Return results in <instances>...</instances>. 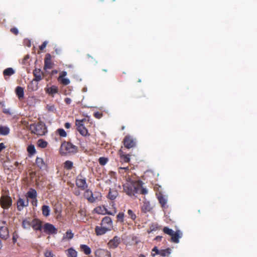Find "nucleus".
<instances>
[{"mask_svg": "<svg viewBox=\"0 0 257 257\" xmlns=\"http://www.w3.org/2000/svg\"><path fill=\"white\" fill-rule=\"evenodd\" d=\"M10 128L7 126H0V135L7 136L10 133Z\"/></svg>", "mask_w": 257, "mask_h": 257, "instance_id": "26", "label": "nucleus"}, {"mask_svg": "<svg viewBox=\"0 0 257 257\" xmlns=\"http://www.w3.org/2000/svg\"><path fill=\"white\" fill-rule=\"evenodd\" d=\"M143 184L141 181L127 180L126 182L123 185L124 191L130 197L135 198L138 194L146 195L148 191L146 188L143 187Z\"/></svg>", "mask_w": 257, "mask_h": 257, "instance_id": "1", "label": "nucleus"}, {"mask_svg": "<svg viewBox=\"0 0 257 257\" xmlns=\"http://www.w3.org/2000/svg\"><path fill=\"white\" fill-rule=\"evenodd\" d=\"M5 148V146L4 143H0V152Z\"/></svg>", "mask_w": 257, "mask_h": 257, "instance_id": "55", "label": "nucleus"}, {"mask_svg": "<svg viewBox=\"0 0 257 257\" xmlns=\"http://www.w3.org/2000/svg\"><path fill=\"white\" fill-rule=\"evenodd\" d=\"M158 199L162 207H165L167 203V199L162 194L158 195Z\"/></svg>", "mask_w": 257, "mask_h": 257, "instance_id": "24", "label": "nucleus"}, {"mask_svg": "<svg viewBox=\"0 0 257 257\" xmlns=\"http://www.w3.org/2000/svg\"><path fill=\"white\" fill-rule=\"evenodd\" d=\"M73 236L74 234L72 233V231L71 230H68L67 231L65 234H64L62 238V240L65 241L66 240L71 239Z\"/></svg>", "mask_w": 257, "mask_h": 257, "instance_id": "23", "label": "nucleus"}, {"mask_svg": "<svg viewBox=\"0 0 257 257\" xmlns=\"http://www.w3.org/2000/svg\"><path fill=\"white\" fill-rule=\"evenodd\" d=\"M152 251L155 252L156 254H159L160 253V250L158 249L157 246H155L152 249Z\"/></svg>", "mask_w": 257, "mask_h": 257, "instance_id": "50", "label": "nucleus"}, {"mask_svg": "<svg viewBox=\"0 0 257 257\" xmlns=\"http://www.w3.org/2000/svg\"><path fill=\"white\" fill-rule=\"evenodd\" d=\"M141 209L142 211L144 213L149 212L152 209L150 202L148 201L145 200L143 202V204L142 206Z\"/></svg>", "mask_w": 257, "mask_h": 257, "instance_id": "17", "label": "nucleus"}, {"mask_svg": "<svg viewBox=\"0 0 257 257\" xmlns=\"http://www.w3.org/2000/svg\"><path fill=\"white\" fill-rule=\"evenodd\" d=\"M30 130L32 133L39 136L44 135L47 132L45 124L42 122L37 124H31L30 125Z\"/></svg>", "mask_w": 257, "mask_h": 257, "instance_id": "2", "label": "nucleus"}, {"mask_svg": "<svg viewBox=\"0 0 257 257\" xmlns=\"http://www.w3.org/2000/svg\"><path fill=\"white\" fill-rule=\"evenodd\" d=\"M46 108L49 112H54L56 110L54 105L47 104L46 106Z\"/></svg>", "mask_w": 257, "mask_h": 257, "instance_id": "38", "label": "nucleus"}, {"mask_svg": "<svg viewBox=\"0 0 257 257\" xmlns=\"http://www.w3.org/2000/svg\"><path fill=\"white\" fill-rule=\"evenodd\" d=\"M67 257H77V252L72 248H69L67 250Z\"/></svg>", "mask_w": 257, "mask_h": 257, "instance_id": "29", "label": "nucleus"}, {"mask_svg": "<svg viewBox=\"0 0 257 257\" xmlns=\"http://www.w3.org/2000/svg\"><path fill=\"white\" fill-rule=\"evenodd\" d=\"M57 132L60 135V136L62 137H65L67 136L66 132L63 128H59L57 130Z\"/></svg>", "mask_w": 257, "mask_h": 257, "instance_id": "41", "label": "nucleus"}, {"mask_svg": "<svg viewBox=\"0 0 257 257\" xmlns=\"http://www.w3.org/2000/svg\"><path fill=\"white\" fill-rule=\"evenodd\" d=\"M120 169H125V170H128V167L120 168Z\"/></svg>", "mask_w": 257, "mask_h": 257, "instance_id": "61", "label": "nucleus"}, {"mask_svg": "<svg viewBox=\"0 0 257 257\" xmlns=\"http://www.w3.org/2000/svg\"><path fill=\"white\" fill-rule=\"evenodd\" d=\"M28 88L30 91H36L38 89V83L36 81L32 80L28 85Z\"/></svg>", "mask_w": 257, "mask_h": 257, "instance_id": "21", "label": "nucleus"}, {"mask_svg": "<svg viewBox=\"0 0 257 257\" xmlns=\"http://www.w3.org/2000/svg\"><path fill=\"white\" fill-rule=\"evenodd\" d=\"M68 67L69 68H72L73 66L72 65H68Z\"/></svg>", "mask_w": 257, "mask_h": 257, "instance_id": "64", "label": "nucleus"}, {"mask_svg": "<svg viewBox=\"0 0 257 257\" xmlns=\"http://www.w3.org/2000/svg\"><path fill=\"white\" fill-rule=\"evenodd\" d=\"M47 142L43 140L40 139L38 141V145L40 148H45L47 147Z\"/></svg>", "mask_w": 257, "mask_h": 257, "instance_id": "34", "label": "nucleus"}, {"mask_svg": "<svg viewBox=\"0 0 257 257\" xmlns=\"http://www.w3.org/2000/svg\"><path fill=\"white\" fill-rule=\"evenodd\" d=\"M32 203L33 205L37 206V198L32 199Z\"/></svg>", "mask_w": 257, "mask_h": 257, "instance_id": "51", "label": "nucleus"}, {"mask_svg": "<svg viewBox=\"0 0 257 257\" xmlns=\"http://www.w3.org/2000/svg\"><path fill=\"white\" fill-rule=\"evenodd\" d=\"M11 31L16 35L18 34L19 32L17 28L11 29Z\"/></svg>", "mask_w": 257, "mask_h": 257, "instance_id": "53", "label": "nucleus"}, {"mask_svg": "<svg viewBox=\"0 0 257 257\" xmlns=\"http://www.w3.org/2000/svg\"><path fill=\"white\" fill-rule=\"evenodd\" d=\"M118 192L115 189H110L108 196V198L113 200L118 196Z\"/></svg>", "mask_w": 257, "mask_h": 257, "instance_id": "25", "label": "nucleus"}, {"mask_svg": "<svg viewBox=\"0 0 257 257\" xmlns=\"http://www.w3.org/2000/svg\"><path fill=\"white\" fill-rule=\"evenodd\" d=\"M32 226L34 230H41V222L39 219H34L32 222Z\"/></svg>", "mask_w": 257, "mask_h": 257, "instance_id": "16", "label": "nucleus"}, {"mask_svg": "<svg viewBox=\"0 0 257 257\" xmlns=\"http://www.w3.org/2000/svg\"><path fill=\"white\" fill-rule=\"evenodd\" d=\"M108 231H109L108 228H107V227L102 225L101 224L100 226H97L95 227V232L97 235L104 234Z\"/></svg>", "mask_w": 257, "mask_h": 257, "instance_id": "12", "label": "nucleus"}, {"mask_svg": "<svg viewBox=\"0 0 257 257\" xmlns=\"http://www.w3.org/2000/svg\"><path fill=\"white\" fill-rule=\"evenodd\" d=\"M17 238H18L17 235H15V234H14L13 237V241H14V243L17 241Z\"/></svg>", "mask_w": 257, "mask_h": 257, "instance_id": "58", "label": "nucleus"}, {"mask_svg": "<svg viewBox=\"0 0 257 257\" xmlns=\"http://www.w3.org/2000/svg\"><path fill=\"white\" fill-rule=\"evenodd\" d=\"M65 127H66V128H70V126H71V124H70V123H69V122H66V123H65Z\"/></svg>", "mask_w": 257, "mask_h": 257, "instance_id": "59", "label": "nucleus"}, {"mask_svg": "<svg viewBox=\"0 0 257 257\" xmlns=\"http://www.w3.org/2000/svg\"><path fill=\"white\" fill-rule=\"evenodd\" d=\"M84 196L90 202H94L98 199V197H94L93 193L89 190L85 191Z\"/></svg>", "mask_w": 257, "mask_h": 257, "instance_id": "11", "label": "nucleus"}, {"mask_svg": "<svg viewBox=\"0 0 257 257\" xmlns=\"http://www.w3.org/2000/svg\"><path fill=\"white\" fill-rule=\"evenodd\" d=\"M94 115L96 118H100L101 117L102 114L101 113H99V112H96L94 113Z\"/></svg>", "mask_w": 257, "mask_h": 257, "instance_id": "49", "label": "nucleus"}, {"mask_svg": "<svg viewBox=\"0 0 257 257\" xmlns=\"http://www.w3.org/2000/svg\"><path fill=\"white\" fill-rule=\"evenodd\" d=\"M152 254V256H153V257H154V256H155V255H156V253H152V254Z\"/></svg>", "mask_w": 257, "mask_h": 257, "instance_id": "62", "label": "nucleus"}, {"mask_svg": "<svg viewBox=\"0 0 257 257\" xmlns=\"http://www.w3.org/2000/svg\"><path fill=\"white\" fill-rule=\"evenodd\" d=\"M37 196V193L36 190L33 188H30L27 193V199H34L36 198Z\"/></svg>", "mask_w": 257, "mask_h": 257, "instance_id": "19", "label": "nucleus"}, {"mask_svg": "<svg viewBox=\"0 0 257 257\" xmlns=\"http://www.w3.org/2000/svg\"><path fill=\"white\" fill-rule=\"evenodd\" d=\"M27 45L29 47H31V42L30 41H28V44Z\"/></svg>", "mask_w": 257, "mask_h": 257, "instance_id": "60", "label": "nucleus"}, {"mask_svg": "<svg viewBox=\"0 0 257 257\" xmlns=\"http://www.w3.org/2000/svg\"><path fill=\"white\" fill-rule=\"evenodd\" d=\"M16 92L19 98L24 97V89L22 87L18 86L16 89Z\"/></svg>", "mask_w": 257, "mask_h": 257, "instance_id": "30", "label": "nucleus"}, {"mask_svg": "<svg viewBox=\"0 0 257 257\" xmlns=\"http://www.w3.org/2000/svg\"><path fill=\"white\" fill-rule=\"evenodd\" d=\"M80 248L85 254L89 255L91 253V249L88 245L85 244H82L80 246Z\"/></svg>", "mask_w": 257, "mask_h": 257, "instance_id": "28", "label": "nucleus"}, {"mask_svg": "<svg viewBox=\"0 0 257 257\" xmlns=\"http://www.w3.org/2000/svg\"><path fill=\"white\" fill-rule=\"evenodd\" d=\"M77 151L76 146L71 143L64 142L61 146L60 152L61 154H65L68 153H75Z\"/></svg>", "mask_w": 257, "mask_h": 257, "instance_id": "3", "label": "nucleus"}, {"mask_svg": "<svg viewBox=\"0 0 257 257\" xmlns=\"http://www.w3.org/2000/svg\"><path fill=\"white\" fill-rule=\"evenodd\" d=\"M47 44H48L47 41H44L43 42V43L40 46V49L41 50H44L46 48Z\"/></svg>", "mask_w": 257, "mask_h": 257, "instance_id": "48", "label": "nucleus"}, {"mask_svg": "<svg viewBox=\"0 0 257 257\" xmlns=\"http://www.w3.org/2000/svg\"><path fill=\"white\" fill-rule=\"evenodd\" d=\"M58 81H59L62 84L67 85L70 84V80L67 78H62L60 79H58Z\"/></svg>", "mask_w": 257, "mask_h": 257, "instance_id": "36", "label": "nucleus"}, {"mask_svg": "<svg viewBox=\"0 0 257 257\" xmlns=\"http://www.w3.org/2000/svg\"><path fill=\"white\" fill-rule=\"evenodd\" d=\"M45 68L51 69L52 68V63L51 61L45 60Z\"/></svg>", "mask_w": 257, "mask_h": 257, "instance_id": "43", "label": "nucleus"}, {"mask_svg": "<svg viewBox=\"0 0 257 257\" xmlns=\"http://www.w3.org/2000/svg\"><path fill=\"white\" fill-rule=\"evenodd\" d=\"M44 230L45 232L49 233H56L57 232V229L55 226L49 223H46L44 225Z\"/></svg>", "mask_w": 257, "mask_h": 257, "instance_id": "13", "label": "nucleus"}, {"mask_svg": "<svg viewBox=\"0 0 257 257\" xmlns=\"http://www.w3.org/2000/svg\"><path fill=\"white\" fill-rule=\"evenodd\" d=\"M124 217V214L122 212L119 213L117 215V218L118 220L122 221Z\"/></svg>", "mask_w": 257, "mask_h": 257, "instance_id": "45", "label": "nucleus"}, {"mask_svg": "<svg viewBox=\"0 0 257 257\" xmlns=\"http://www.w3.org/2000/svg\"><path fill=\"white\" fill-rule=\"evenodd\" d=\"M28 152L31 155H34L36 153V150L34 145H29L27 149Z\"/></svg>", "mask_w": 257, "mask_h": 257, "instance_id": "35", "label": "nucleus"}, {"mask_svg": "<svg viewBox=\"0 0 257 257\" xmlns=\"http://www.w3.org/2000/svg\"><path fill=\"white\" fill-rule=\"evenodd\" d=\"M127 214L130 217L132 218L133 220H135L136 219V215L132 210L129 209L127 211Z\"/></svg>", "mask_w": 257, "mask_h": 257, "instance_id": "42", "label": "nucleus"}, {"mask_svg": "<svg viewBox=\"0 0 257 257\" xmlns=\"http://www.w3.org/2000/svg\"><path fill=\"white\" fill-rule=\"evenodd\" d=\"M76 125L77 129L80 134L83 136H86L88 135V131L84 126L83 120H76Z\"/></svg>", "mask_w": 257, "mask_h": 257, "instance_id": "4", "label": "nucleus"}, {"mask_svg": "<svg viewBox=\"0 0 257 257\" xmlns=\"http://www.w3.org/2000/svg\"><path fill=\"white\" fill-rule=\"evenodd\" d=\"M12 199L8 196H3L1 197L0 203L2 207L4 209H7L12 205Z\"/></svg>", "mask_w": 257, "mask_h": 257, "instance_id": "5", "label": "nucleus"}, {"mask_svg": "<svg viewBox=\"0 0 257 257\" xmlns=\"http://www.w3.org/2000/svg\"><path fill=\"white\" fill-rule=\"evenodd\" d=\"M15 70L12 68H8L4 71V75L5 76H11L14 74Z\"/></svg>", "mask_w": 257, "mask_h": 257, "instance_id": "33", "label": "nucleus"}, {"mask_svg": "<svg viewBox=\"0 0 257 257\" xmlns=\"http://www.w3.org/2000/svg\"><path fill=\"white\" fill-rule=\"evenodd\" d=\"M73 162L70 161H66L64 163V168L66 169L70 170L73 167Z\"/></svg>", "mask_w": 257, "mask_h": 257, "instance_id": "37", "label": "nucleus"}, {"mask_svg": "<svg viewBox=\"0 0 257 257\" xmlns=\"http://www.w3.org/2000/svg\"><path fill=\"white\" fill-rule=\"evenodd\" d=\"M171 253V249L169 248H168L165 249H161L160 250V253L159 254L162 256H166Z\"/></svg>", "mask_w": 257, "mask_h": 257, "instance_id": "31", "label": "nucleus"}, {"mask_svg": "<svg viewBox=\"0 0 257 257\" xmlns=\"http://www.w3.org/2000/svg\"><path fill=\"white\" fill-rule=\"evenodd\" d=\"M123 144L125 148L130 149L135 146L136 142L131 136H126L124 140Z\"/></svg>", "mask_w": 257, "mask_h": 257, "instance_id": "6", "label": "nucleus"}, {"mask_svg": "<svg viewBox=\"0 0 257 257\" xmlns=\"http://www.w3.org/2000/svg\"><path fill=\"white\" fill-rule=\"evenodd\" d=\"M34 75L35 78L33 80L36 81V82H38V81H40L42 79V77L40 74H36L35 73Z\"/></svg>", "mask_w": 257, "mask_h": 257, "instance_id": "46", "label": "nucleus"}, {"mask_svg": "<svg viewBox=\"0 0 257 257\" xmlns=\"http://www.w3.org/2000/svg\"><path fill=\"white\" fill-rule=\"evenodd\" d=\"M102 225L108 228L109 230L112 228V220L110 217L106 216L104 217L101 223Z\"/></svg>", "mask_w": 257, "mask_h": 257, "instance_id": "9", "label": "nucleus"}, {"mask_svg": "<svg viewBox=\"0 0 257 257\" xmlns=\"http://www.w3.org/2000/svg\"><path fill=\"white\" fill-rule=\"evenodd\" d=\"M45 60H48V61H51V55L50 54H47L46 55V57L45 58Z\"/></svg>", "mask_w": 257, "mask_h": 257, "instance_id": "54", "label": "nucleus"}, {"mask_svg": "<svg viewBox=\"0 0 257 257\" xmlns=\"http://www.w3.org/2000/svg\"><path fill=\"white\" fill-rule=\"evenodd\" d=\"M29 58V55H27V56H26L25 57V59L26 60V59H28Z\"/></svg>", "mask_w": 257, "mask_h": 257, "instance_id": "63", "label": "nucleus"}, {"mask_svg": "<svg viewBox=\"0 0 257 257\" xmlns=\"http://www.w3.org/2000/svg\"><path fill=\"white\" fill-rule=\"evenodd\" d=\"M46 257H53L52 252L50 250H47L45 253Z\"/></svg>", "mask_w": 257, "mask_h": 257, "instance_id": "47", "label": "nucleus"}, {"mask_svg": "<svg viewBox=\"0 0 257 257\" xmlns=\"http://www.w3.org/2000/svg\"><path fill=\"white\" fill-rule=\"evenodd\" d=\"M130 160V155H126L124 158V161L126 162H129Z\"/></svg>", "mask_w": 257, "mask_h": 257, "instance_id": "56", "label": "nucleus"}, {"mask_svg": "<svg viewBox=\"0 0 257 257\" xmlns=\"http://www.w3.org/2000/svg\"><path fill=\"white\" fill-rule=\"evenodd\" d=\"M182 232L180 230H178L176 232L173 233L172 234L171 240L173 242L178 243L179 242V238L182 237Z\"/></svg>", "mask_w": 257, "mask_h": 257, "instance_id": "15", "label": "nucleus"}, {"mask_svg": "<svg viewBox=\"0 0 257 257\" xmlns=\"http://www.w3.org/2000/svg\"><path fill=\"white\" fill-rule=\"evenodd\" d=\"M43 215L45 216H48L50 213V208L49 206L44 205L42 208Z\"/></svg>", "mask_w": 257, "mask_h": 257, "instance_id": "27", "label": "nucleus"}, {"mask_svg": "<svg viewBox=\"0 0 257 257\" xmlns=\"http://www.w3.org/2000/svg\"><path fill=\"white\" fill-rule=\"evenodd\" d=\"M120 242V238L117 236H115L108 242V245L110 248H115L118 246Z\"/></svg>", "mask_w": 257, "mask_h": 257, "instance_id": "10", "label": "nucleus"}, {"mask_svg": "<svg viewBox=\"0 0 257 257\" xmlns=\"http://www.w3.org/2000/svg\"><path fill=\"white\" fill-rule=\"evenodd\" d=\"M163 231L165 233L169 234L170 235H172V234H173V233L174 232L172 229H170L169 228H168L167 227H165L164 228Z\"/></svg>", "mask_w": 257, "mask_h": 257, "instance_id": "40", "label": "nucleus"}, {"mask_svg": "<svg viewBox=\"0 0 257 257\" xmlns=\"http://www.w3.org/2000/svg\"><path fill=\"white\" fill-rule=\"evenodd\" d=\"M67 72L65 71H63L60 72L59 76L58 78V79H60L62 78L65 77L67 75Z\"/></svg>", "mask_w": 257, "mask_h": 257, "instance_id": "44", "label": "nucleus"}, {"mask_svg": "<svg viewBox=\"0 0 257 257\" xmlns=\"http://www.w3.org/2000/svg\"><path fill=\"white\" fill-rule=\"evenodd\" d=\"M76 184L78 187L80 188L83 190L87 188L86 179L85 178L82 177V176L80 175L77 178Z\"/></svg>", "mask_w": 257, "mask_h": 257, "instance_id": "7", "label": "nucleus"}, {"mask_svg": "<svg viewBox=\"0 0 257 257\" xmlns=\"http://www.w3.org/2000/svg\"><path fill=\"white\" fill-rule=\"evenodd\" d=\"M65 102L68 104H70L71 99L70 98L67 97L65 99Z\"/></svg>", "mask_w": 257, "mask_h": 257, "instance_id": "52", "label": "nucleus"}, {"mask_svg": "<svg viewBox=\"0 0 257 257\" xmlns=\"http://www.w3.org/2000/svg\"><path fill=\"white\" fill-rule=\"evenodd\" d=\"M93 194L94 195V197H98V199L97 200L100 198V194L99 192L94 193Z\"/></svg>", "mask_w": 257, "mask_h": 257, "instance_id": "57", "label": "nucleus"}, {"mask_svg": "<svg viewBox=\"0 0 257 257\" xmlns=\"http://www.w3.org/2000/svg\"><path fill=\"white\" fill-rule=\"evenodd\" d=\"M58 87L55 85H53L50 87L46 88V91L47 93H49L50 95H54L58 93Z\"/></svg>", "mask_w": 257, "mask_h": 257, "instance_id": "22", "label": "nucleus"}, {"mask_svg": "<svg viewBox=\"0 0 257 257\" xmlns=\"http://www.w3.org/2000/svg\"><path fill=\"white\" fill-rule=\"evenodd\" d=\"M0 236L2 239H6L9 237V231L7 227L4 226L0 227Z\"/></svg>", "mask_w": 257, "mask_h": 257, "instance_id": "14", "label": "nucleus"}, {"mask_svg": "<svg viewBox=\"0 0 257 257\" xmlns=\"http://www.w3.org/2000/svg\"><path fill=\"white\" fill-rule=\"evenodd\" d=\"M108 161L107 158L104 157H100L98 160L99 163L103 166L105 165L107 163Z\"/></svg>", "mask_w": 257, "mask_h": 257, "instance_id": "39", "label": "nucleus"}, {"mask_svg": "<svg viewBox=\"0 0 257 257\" xmlns=\"http://www.w3.org/2000/svg\"><path fill=\"white\" fill-rule=\"evenodd\" d=\"M17 205L18 210L21 211L24 206H27L28 205V200L25 202L23 199L20 198L17 202Z\"/></svg>", "mask_w": 257, "mask_h": 257, "instance_id": "20", "label": "nucleus"}, {"mask_svg": "<svg viewBox=\"0 0 257 257\" xmlns=\"http://www.w3.org/2000/svg\"><path fill=\"white\" fill-rule=\"evenodd\" d=\"M95 255L96 257H111L110 252L103 249H97L95 251Z\"/></svg>", "mask_w": 257, "mask_h": 257, "instance_id": "8", "label": "nucleus"}, {"mask_svg": "<svg viewBox=\"0 0 257 257\" xmlns=\"http://www.w3.org/2000/svg\"><path fill=\"white\" fill-rule=\"evenodd\" d=\"M36 164L41 169L45 170L46 169V164L44 162L43 159L41 158H37L36 160Z\"/></svg>", "mask_w": 257, "mask_h": 257, "instance_id": "18", "label": "nucleus"}, {"mask_svg": "<svg viewBox=\"0 0 257 257\" xmlns=\"http://www.w3.org/2000/svg\"><path fill=\"white\" fill-rule=\"evenodd\" d=\"M32 222L27 219H24L22 223V226L24 229H30Z\"/></svg>", "mask_w": 257, "mask_h": 257, "instance_id": "32", "label": "nucleus"}]
</instances>
